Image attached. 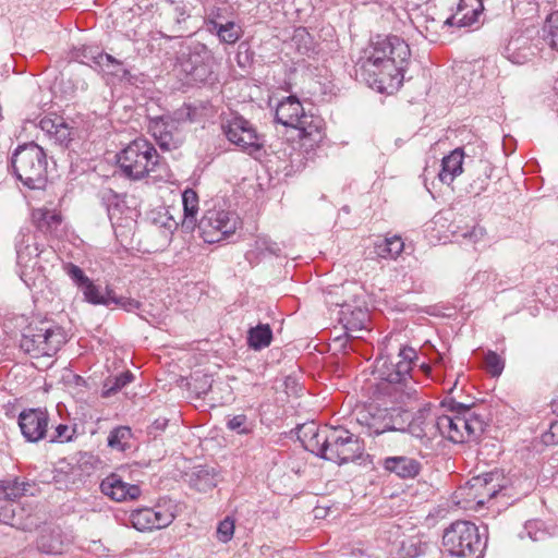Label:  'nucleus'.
I'll return each mask as SVG.
<instances>
[{"label":"nucleus","instance_id":"obj_1","mask_svg":"<svg viewBox=\"0 0 558 558\" xmlns=\"http://www.w3.org/2000/svg\"><path fill=\"white\" fill-rule=\"evenodd\" d=\"M411 56L409 45L396 35H377L355 62V75L379 93L390 94L403 82Z\"/></svg>","mask_w":558,"mask_h":558},{"label":"nucleus","instance_id":"obj_2","mask_svg":"<svg viewBox=\"0 0 558 558\" xmlns=\"http://www.w3.org/2000/svg\"><path fill=\"white\" fill-rule=\"evenodd\" d=\"M158 10V25L168 38L194 34L202 27L208 32L234 15L227 0H161Z\"/></svg>","mask_w":558,"mask_h":558},{"label":"nucleus","instance_id":"obj_3","mask_svg":"<svg viewBox=\"0 0 558 558\" xmlns=\"http://www.w3.org/2000/svg\"><path fill=\"white\" fill-rule=\"evenodd\" d=\"M298 438L307 451L339 465L360 459L364 452L360 438L342 427H318L312 422L299 427Z\"/></svg>","mask_w":558,"mask_h":558},{"label":"nucleus","instance_id":"obj_4","mask_svg":"<svg viewBox=\"0 0 558 558\" xmlns=\"http://www.w3.org/2000/svg\"><path fill=\"white\" fill-rule=\"evenodd\" d=\"M417 354L413 348L403 347L400 349L396 363L387 360L377 361V373L379 378L385 381L381 390L392 402L407 403L417 398L416 383L410 375Z\"/></svg>","mask_w":558,"mask_h":558},{"label":"nucleus","instance_id":"obj_5","mask_svg":"<svg viewBox=\"0 0 558 558\" xmlns=\"http://www.w3.org/2000/svg\"><path fill=\"white\" fill-rule=\"evenodd\" d=\"M28 484L15 480L0 481V522L22 531H33L40 521L31 506L16 500L27 490Z\"/></svg>","mask_w":558,"mask_h":558},{"label":"nucleus","instance_id":"obj_6","mask_svg":"<svg viewBox=\"0 0 558 558\" xmlns=\"http://www.w3.org/2000/svg\"><path fill=\"white\" fill-rule=\"evenodd\" d=\"M117 165L124 178L138 181L156 172L160 159L153 144L145 138H136L117 155Z\"/></svg>","mask_w":558,"mask_h":558},{"label":"nucleus","instance_id":"obj_7","mask_svg":"<svg viewBox=\"0 0 558 558\" xmlns=\"http://www.w3.org/2000/svg\"><path fill=\"white\" fill-rule=\"evenodd\" d=\"M16 178L29 189H41L47 181V158L44 149L35 143L20 146L12 157Z\"/></svg>","mask_w":558,"mask_h":558},{"label":"nucleus","instance_id":"obj_8","mask_svg":"<svg viewBox=\"0 0 558 558\" xmlns=\"http://www.w3.org/2000/svg\"><path fill=\"white\" fill-rule=\"evenodd\" d=\"M442 544L446 551L454 558H482L485 542L478 527L470 521H456L445 530Z\"/></svg>","mask_w":558,"mask_h":558},{"label":"nucleus","instance_id":"obj_9","mask_svg":"<svg viewBox=\"0 0 558 558\" xmlns=\"http://www.w3.org/2000/svg\"><path fill=\"white\" fill-rule=\"evenodd\" d=\"M65 342L63 330L50 322L29 324L20 341L21 349L34 356H51Z\"/></svg>","mask_w":558,"mask_h":558},{"label":"nucleus","instance_id":"obj_10","mask_svg":"<svg viewBox=\"0 0 558 558\" xmlns=\"http://www.w3.org/2000/svg\"><path fill=\"white\" fill-rule=\"evenodd\" d=\"M194 109L191 106L177 110L173 116H161L149 120L148 131L162 150H172L183 143L181 125L193 121Z\"/></svg>","mask_w":558,"mask_h":558},{"label":"nucleus","instance_id":"obj_11","mask_svg":"<svg viewBox=\"0 0 558 558\" xmlns=\"http://www.w3.org/2000/svg\"><path fill=\"white\" fill-rule=\"evenodd\" d=\"M179 65L189 83H205L214 73V53L205 44L193 41L181 52Z\"/></svg>","mask_w":558,"mask_h":558},{"label":"nucleus","instance_id":"obj_12","mask_svg":"<svg viewBox=\"0 0 558 558\" xmlns=\"http://www.w3.org/2000/svg\"><path fill=\"white\" fill-rule=\"evenodd\" d=\"M409 417L410 412L402 408H369L360 413L357 421L366 427L368 436L375 437L386 432L405 433Z\"/></svg>","mask_w":558,"mask_h":558},{"label":"nucleus","instance_id":"obj_13","mask_svg":"<svg viewBox=\"0 0 558 558\" xmlns=\"http://www.w3.org/2000/svg\"><path fill=\"white\" fill-rule=\"evenodd\" d=\"M239 225V217L234 213L214 208L204 214L197 227L205 242L216 243L233 234Z\"/></svg>","mask_w":558,"mask_h":558},{"label":"nucleus","instance_id":"obj_14","mask_svg":"<svg viewBox=\"0 0 558 558\" xmlns=\"http://www.w3.org/2000/svg\"><path fill=\"white\" fill-rule=\"evenodd\" d=\"M501 481L502 477L497 471L473 476L460 487L459 495L466 504L474 502L477 507H483L502 492L505 485L500 483Z\"/></svg>","mask_w":558,"mask_h":558},{"label":"nucleus","instance_id":"obj_15","mask_svg":"<svg viewBox=\"0 0 558 558\" xmlns=\"http://www.w3.org/2000/svg\"><path fill=\"white\" fill-rule=\"evenodd\" d=\"M227 138L241 150L256 156L263 148V140L253 124L242 117H234L222 124Z\"/></svg>","mask_w":558,"mask_h":558},{"label":"nucleus","instance_id":"obj_16","mask_svg":"<svg viewBox=\"0 0 558 558\" xmlns=\"http://www.w3.org/2000/svg\"><path fill=\"white\" fill-rule=\"evenodd\" d=\"M48 423V412L40 408L23 410L19 415L22 435L31 442H37L45 438Z\"/></svg>","mask_w":558,"mask_h":558},{"label":"nucleus","instance_id":"obj_17","mask_svg":"<svg viewBox=\"0 0 558 558\" xmlns=\"http://www.w3.org/2000/svg\"><path fill=\"white\" fill-rule=\"evenodd\" d=\"M538 52V46L524 34L512 36L502 49V56L518 65L532 61Z\"/></svg>","mask_w":558,"mask_h":558},{"label":"nucleus","instance_id":"obj_18","mask_svg":"<svg viewBox=\"0 0 558 558\" xmlns=\"http://www.w3.org/2000/svg\"><path fill=\"white\" fill-rule=\"evenodd\" d=\"M438 418L439 415L433 408L425 405L411 420L410 417L407 420L405 432L420 439L434 438L438 435V428H436Z\"/></svg>","mask_w":558,"mask_h":558},{"label":"nucleus","instance_id":"obj_19","mask_svg":"<svg viewBox=\"0 0 558 558\" xmlns=\"http://www.w3.org/2000/svg\"><path fill=\"white\" fill-rule=\"evenodd\" d=\"M100 490L104 495L118 502L135 500L141 496L138 485L129 484L117 474H110L104 478L100 483Z\"/></svg>","mask_w":558,"mask_h":558},{"label":"nucleus","instance_id":"obj_20","mask_svg":"<svg viewBox=\"0 0 558 558\" xmlns=\"http://www.w3.org/2000/svg\"><path fill=\"white\" fill-rule=\"evenodd\" d=\"M484 11V0H460L457 12L444 21V25L471 27Z\"/></svg>","mask_w":558,"mask_h":558},{"label":"nucleus","instance_id":"obj_21","mask_svg":"<svg viewBox=\"0 0 558 558\" xmlns=\"http://www.w3.org/2000/svg\"><path fill=\"white\" fill-rule=\"evenodd\" d=\"M39 128L51 141L62 147H66L72 141V128L63 117L57 114L44 117L39 121Z\"/></svg>","mask_w":558,"mask_h":558},{"label":"nucleus","instance_id":"obj_22","mask_svg":"<svg viewBox=\"0 0 558 558\" xmlns=\"http://www.w3.org/2000/svg\"><path fill=\"white\" fill-rule=\"evenodd\" d=\"M381 466L402 480L414 478L422 470L421 461L408 456L387 457L383 460Z\"/></svg>","mask_w":558,"mask_h":558},{"label":"nucleus","instance_id":"obj_23","mask_svg":"<svg viewBox=\"0 0 558 558\" xmlns=\"http://www.w3.org/2000/svg\"><path fill=\"white\" fill-rule=\"evenodd\" d=\"M15 250L16 262L21 268L20 277L27 286H29L27 268L34 267L37 264L36 259L39 256L38 247L36 245H31L26 235L20 233L16 238Z\"/></svg>","mask_w":558,"mask_h":558},{"label":"nucleus","instance_id":"obj_24","mask_svg":"<svg viewBox=\"0 0 558 558\" xmlns=\"http://www.w3.org/2000/svg\"><path fill=\"white\" fill-rule=\"evenodd\" d=\"M304 114L300 100L295 96H289L278 105L275 119L284 126L295 128Z\"/></svg>","mask_w":558,"mask_h":558},{"label":"nucleus","instance_id":"obj_25","mask_svg":"<svg viewBox=\"0 0 558 558\" xmlns=\"http://www.w3.org/2000/svg\"><path fill=\"white\" fill-rule=\"evenodd\" d=\"M464 424L465 418L461 415H439L436 428L438 435L458 444L465 441Z\"/></svg>","mask_w":558,"mask_h":558},{"label":"nucleus","instance_id":"obj_26","mask_svg":"<svg viewBox=\"0 0 558 558\" xmlns=\"http://www.w3.org/2000/svg\"><path fill=\"white\" fill-rule=\"evenodd\" d=\"M464 153L461 148L453 149L441 160V169L437 177L444 184L450 185L463 171Z\"/></svg>","mask_w":558,"mask_h":558},{"label":"nucleus","instance_id":"obj_27","mask_svg":"<svg viewBox=\"0 0 558 558\" xmlns=\"http://www.w3.org/2000/svg\"><path fill=\"white\" fill-rule=\"evenodd\" d=\"M339 314V320L348 331L366 329L369 322L368 312L360 306L352 307L350 304H343Z\"/></svg>","mask_w":558,"mask_h":558},{"label":"nucleus","instance_id":"obj_28","mask_svg":"<svg viewBox=\"0 0 558 558\" xmlns=\"http://www.w3.org/2000/svg\"><path fill=\"white\" fill-rule=\"evenodd\" d=\"M155 530H160L169 526L177 517L178 505L170 498H161L155 507H151Z\"/></svg>","mask_w":558,"mask_h":558},{"label":"nucleus","instance_id":"obj_29","mask_svg":"<svg viewBox=\"0 0 558 558\" xmlns=\"http://www.w3.org/2000/svg\"><path fill=\"white\" fill-rule=\"evenodd\" d=\"M207 33L217 36L221 44L233 45L241 38L242 28L233 21V17H228L223 22H219Z\"/></svg>","mask_w":558,"mask_h":558},{"label":"nucleus","instance_id":"obj_30","mask_svg":"<svg viewBox=\"0 0 558 558\" xmlns=\"http://www.w3.org/2000/svg\"><path fill=\"white\" fill-rule=\"evenodd\" d=\"M33 219L37 228L45 233L57 234L62 223L59 213L46 208H38L33 211Z\"/></svg>","mask_w":558,"mask_h":558},{"label":"nucleus","instance_id":"obj_31","mask_svg":"<svg viewBox=\"0 0 558 558\" xmlns=\"http://www.w3.org/2000/svg\"><path fill=\"white\" fill-rule=\"evenodd\" d=\"M96 71L105 75L118 77L119 80H129L131 76L130 71L124 66L121 60L105 52H102L100 61L96 62Z\"/></svg>","mask_w":558,"mask_h":558},{"label":"nucleus","instance_id":"obj_32","mask_svg":"<svg viewBox=\"0 0 558 558\" xmlns=\"http://www.w3.org/2000/svg\"><path fill=\"white\" fill-rule=\"evenodd\" d=\"M404 243L400 236L377 239L374 242V254L379 258H397L403 251Z\"/></svg>","mask_w":558,"mask_h":558},{"label":"nucleus","instance_id":"obj_33","mask_svg":"<svg viewBox=\"0 0 558 558\" xmlns=\"http://www.w3.org/2000/svg\"><path fill=\"white\" fill-rule=\"evenodd\" d=\"M182 204L184 218L182 220V228L186 230H193L197 221L198 211V196L192 189H187L182 194Z\"/></svg>","mask_w":558,"mask_h":558},{"label":"nucleus","instance_id":"obj_34","mask_svg":"<svg viewBox=\"0 0 558 558\" xmlns=\"http://www.w3.org/2000/svg\"><path fill=\"white\" fill-rule=\"evenodd\" d=\"M272 340V330L268 324H258L247 331V344L251 349L259 351L267 348Z\"/></svg>","mask_w":558,"mask_h":558},{"label":"nucleus","instance_id":"obj_35","mask_svg":"<svg viewBox=\"0 0 558 558\" xmlns=\"http://www.w3.org/2000/svg\"><path fill=\"white\" fill-rule=\"evenodd\" d=\"M82 293L84 301L89 304L109 306L113 290L109 287L102 289L92 280L86 287H83Z\"/></svg>","mask_w":558,"mask_h":558},{"label":"nucleus","instance_id":"obj_36","mask_svg":"<svg viewBox=\"0 0 558 558\" xmlns=\"http://www.w3.org/2000/svg\"><path fill=\"white\" fill-rule=\"evenodd\" d=\"M102 52L97 46L82 45L73 48L71 57L73 60L96 70V62L100 61Z\"/></svg>","mask_w":558,"mask_h":558},{"label":"nucleus","instance_id":"obj_37","mask_svg":"<svg viewBox=\"0 0 558 558\" xmlns=\"http://www.w3.org/2000/svg\"><path fill=\"white\" fill-rule=\"evenodd\" d=\"M294 129L299 131V137L302 140L307 138L313 143H317L323 138L318 121H315L312 116L304 114L301 119V123Z\"/></svg>","mask_w":558,"mask_h":558},{"label":"nucleus","instance_id":"obj_38","mask_svg":"<svg viewBox=\"0 0 558 558\" xmlns=\"http://www.w3.org/2000/svg\"><path fill=\"white\" fill-rule=\"evenodd\" d=\"M154 518L151 507L133 510L130 515L133 526L138 531L155 530Z\"/></svg>","mask_w":558,"mask_h":558},{"label":"nucleus","instance_id":"obj_39","mask_svg":"<svg viewBox=\"0 0 558 558\" xmlns=\"http://www.w3.org/2000/svg\"><path fill=\"white\" fill-rule=\"evenodd\" d=\"M543 38L551 49L558 52V10L546 17L543 26Z\"/></svg>","mask_w":558,"mask_h":558},{"label":"nucleus","instance_id":"obj_40","mask_svg":"<svg viewBox=\"0 0 558 558\" xmlns=\"http://www.w3.org/2000/svg\"><path fill=\"white\" fill-rule=\"evenodd\" d=\"M131 428L126 426H119L112 429L108 436V446L112 449L120 451L125 450L126 442L131 438Z\"/></svg>","mask_w":558,"mask_h":558},{"label":"nucleus","instance_id":"obj_41","mask_svg":"<svg viewBox=\"0 0 558 558\" xmlns=\"http://www.w3.org/2000/svg\"><path fill=\"white\" fill-rule=\"evenodd\" d=\"M482 166V173L474 179L468 189V192L470 194H473L474 196L481 195L484 191H486L490 178V171L492 168L487 162L481 161Z\"/></svg>","mask_w":558,"mask_h":558},{"label":"nucleus","instance_id":"obj_42","mask_svg":"<svg viewBox=\"0 0 558 558\" xmlns=\"http://www.w3.org/2000/svg\"><path fill=\"white\" fill-rule=\"evenodd\" d=\"M134 379V375L130 372H123L119 376L113 378H108L104 385L105 391L104 396L109 397L117 391L121 390L128 384H130Z\"/></svg>","mask_w":558,"mask_h":558},{"label":"nucleus","instance_id":"obj_43","mask_svg":"<svg viewBox=\"0 0 558 558\" xmlns=\"http://www.w3.org/2000/svg\"><path fill=\"white\" fill-rule=\"evenodd\" d=\"M195 487L198 490H208L217 486L218 480L214 469L202 468L196 473Z\"/></svg>","mask_w":558,"mask_h":558},{"label":"nucleus","instance_id":"obj_44","mask_svg":"<svg viewBox=\"0 0 558 558\" xmlns=\"http://www.w3.org/2000/svg\"><path fill=\"white\" fill-rule=\"evenodd\" d=\"M254 422L244 414H238L227 421V427L239 435H248L254 429Z\"/></svg>","mask_w":558,"mask_h":558},{"label":"nucleus","instance_id":"obj_45","mask_svg":"<svg viewBox=\"0 0 558 558\" xmlns=\"http://www.w3.org/2000/svg\"><path fill=\"white\" fill-rule=\"evenodd\" d=\"M63 269L80 291H82L83 287H86L92 281V279H89L75 264L68 263L63 266Z\"/></svg>","mask_w":558,"mask_h":558},{"label":"nucleus","instance_id":"obj_46","mask_svg":"<svg viewBox=\"0 0 558 558\" xmlns=\"http://www.w3.org/2000/svg\"><path fill=\"white\" fill-rule=\"evenodd\" d=\"M520 537H529L533 542H541L547 537V532L542 529L538 521H529L525 523L523 531L520 533Z\"/></svg>","mask_w":558,"mask_h":558},{"label":"nucleus","instance_id":"obj_47","mask_svg":"<svg viewBox=\"0 0 558 558\" xmlns=\"http://www.w3.org/2000/svg\"><path fill=\"white\" fill-rule=\"evenodd\" d=\"M462 417L465 418V427H463L465 432V440L477 436L483 432L484 422L473 412L469 415H463Z\"/></svg>","mask_w":558,"mask_h":558},{"label":"nucleus","instance_id":"obj_48","mask_svg":"<svg viewBox=\"0 0 558 558\" xmlns=\"http://www.w3.org/2000/svg\"><path fill=\"white\" fill-rule=\"evenodd\" d=\"M485 366L488 373L496 377L499 376L505 368V361L494 351H488L485 355Z\"/></svg>","mask_w":558,"mask_h":558},{"label":"nucleus","instance_id":"obj_49","mask_svg":"<svg viewBox=\"0 0 558 558\" xmlns=\"http://www.w3.org/2000/svg\"><path fill=\"white\" fill-rule=\"evenodd\" d=\"M234 534V521L227 517L219 522L217 527V538L222 543H228Z\"/></svg>","mask_w":558,"mask_h":558},{"label":"nucleus","instance_id":"obj_50","mask_svg":"<svg viewBox=\"0 0 558 558\" xmlns=\"http://www.w3.org/2000/svg\"><path fill=\"white\" fill-rule=\"evenodd\" d=\"M255 247L260 253H269L270 255L278 256L281 253V248L278 243L271 241L267 236H258L255 241Z\"/></svg>","mask_w":558,"mask_h":558},{"label":"nucleus","instance_id":"obj_51","mask_svg":"<svg viewBox=\"0 0 558 558\" xmlns=\"http://www.w3.org/2000/svg\"><path fill=\"white\" fill-rule=\"evenodd\" d=\"M193 389L201 397L208 393L213 386V378L209 375H201L193 377Z\"/></svg>","mask_w":558,"mask_h":558},{"label":"nucleus","instance_id":"obj_52","mask_svg":"<svg viewBox=\"0 0 558 558\" xmlns=\"http://www.w3.org/2000/svg\"><path fill=\"white\" fill-rule=\"evenodd\" d=\"M112 303L130 313L135 312L141 307L140 301L126 296H117L114 293H112L110 299V304Z\"/></svg>","mask_w":558,"mask_h":558},{"label":"nucleus","instance_id":"obj_53","mask_svg":"<svg viewBox=\"0 0 558 558\" xmlns=\"http://www.w3.org/2000/svg\"><path fill=\"white\" fill-rule=\"evenodd\" d=\"M74 429L70 430V427L65 424H59L56 427V435L51 438V441H70L72 440Z\"/></svg>","mask_w":558,"mask_h":558},{"label":"nucleus","instance_id":"obj_54","mask_svg":"<svg viewBox=\"0 0 558 558\" xmlns=\"http://www.w3.org/2000/svg\"><path fill=\"white\" fill-rule=\"evenodd\" d=\"M424 23H425V25H423L421 20H417L416 27L418 28V31L422 34H423L424 31L426 33H428V32L437 33L438 25L440 24V22H437L435 19L428 20L427 17L424 19ZM441 24L444 25V21L441 22Z\"/></svg>","mask_w":558,"mask_h":558},{"label":"nucleus","instance_id":"obj_55","mask_svg":"<svg viewBox=\"0 0 558 558\" xmlns=\"http://www.w3.org/2000/svg\"><path fill=\"white\" fill-rule=\"evenodd\" d=\"M464 238L470 239L472 242L477 243L485 235V229L480 226H474L470 231L462 234Z\"/></svg>","mask_w":558,"mask_h":558},{"label":"nucleus","instance_id":"obj_56","mask_svg":"<svg viewBox=\"0 0 558 558\" xmlns=\"http://www.w3.org/2000/svg\"><path fill=\"white\" fill-rule=\"evenodd\" d=\"M450 410L452 412V415L463 416V415H469L470 413H472L469 405L461 403V402H457V401L450 402Z\"/></svg>","mask_w":558,"mask_h":558},{"label":"nucleus","instance_id":"obj_57","mask_svg":"<svg viewBox=\"0 0 558 558\" xmlns=\"http://www.w3.org/2000/svg\"><path fill=\"white\" fill-rule=\"evenodd\" d=\"M118 194H116L112 190L108 189V190H105L101 192V198L102 201H112V199H118Z\"/></svg>","mask_w":558,"mask_h":558},{"label":"nucleus","instance_id":"obj_58","mask_svg":"<svg viewBox=\"0 0 558 558\" xmlns=\"http://www.w3.org/2000/svg\"><path fill=\"white\" fill-rule=\"evenodd\" d=\"M551 411L558 416V401L551 403Z\"/></svg>","mask_w":558,"mask_h":558},{"label":"nucleus","instance_id":"obj_59","mask_svg":"<svg viewBox=\"0 0 558 558\" xmlns=\"http://www.w3.org/2000/svg\"><path fill=\"white\" fill-rule=\"evenodd\" d=\"M111 210H112V209H111V206L109 205V206H108V214H109V216H110V217H111V215H112V214H111Z\"/></svg>","mask_w":558,"mask_h":558},{"label":"nucleus","instance_id":"obj_60","mask_svg":"<svg viewBox=\"0 0 558 558\" xmlns=\"http://www.w3.org/2000/svg\"><path fill=\"white\" fill-rule=\"evenodd\" d=\"M155 424H157V425H158V427H160V426H161V423H159V421H156V422H155ZM163 425H165V423H162V426H163Z\"/></svg>","mask_w":558,"mask_h":558},{"label":"nucleus","instance_id":"obj_61","mask_svg":"<svg viewBox=\"0 0 558 558\" xmlns=\"http://www.w3.org/2000/svg\"><path fill=\"white\" fill-rule=\"evenodd\" d=\"M41 548H43L46 553H52V550H50V549H45V548H44V545H41Z\"/></svg>","mask_w":558,"mask_h":558}]
</instances>
